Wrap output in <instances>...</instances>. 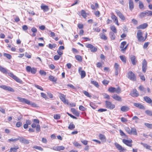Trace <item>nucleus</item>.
<instances>
[{"mask_svg":"<svg viewBox=\"0 0 152 152\" xmlns=\"http://www.w3.org/2000/svg\"><path fill=\"white\" fill-rule=\"evenodd\" d=\"M8 75L9 76L11 77L17 82L19 83H21L22 82V80L15 75H14L11 72L9 73Z\"/></svg>","mask_w":152,"mask_h":152,"instance_id":"nucleus-6","label":"nucleus"},{"mask_svg":"<svg viewBox=\"0 0 152 152\" xmlns=\"http://www.w3.org/2000/svg\"><path fill=\"white\" fill-rule=\"evenodd\" d=\"M128 78L130 80L135 81L136 80V77L132 71L129 72L128 73Z\"/></svg>","mask_w":152,"mask_h":152,"instance_id":"nucleus-4","label":"nucleus"},{"mask_svg":"<svg viewBox=\"0 0 152 152\" xmlns=\"http://www.w3.org/2000/svg\"><path fill=\"white\" fill-rule=\"evenodd\" d=\"M71 111L74 114H75L76 116H79L80 114L75 109L72 108L71 109Z\"/></svg>","mask_w":152,"mask_h":152,"instance_id":"nucleus-22","label":"nucleus"},{"mask_svg":"<svg viewBox=\"0 0 152 152\" xmlns=\"http://www.w3.org/2000/svg\"><path fill=\"white\" fill-rule=\"evenodd\" d=\"M18 140H19V137H18V138L14 139H13L12 138H11L9 139L8 140V142H15Z\"/></svg>","mask_w":152,"mask_h":152,"instance_id":"nucleus-43","label":"nucleus"},{"mask_svg":"<svg viewBox=\"0 0 152 152\" xmlns=\"http://www.w3.org/2000/svg\"><path fill=\"white\" fill-rule=\"evenodd\" d=\"M114 145L116 148L120 152H123L126 151V149L124 148L121 145L117 142H115Z\"/></svg>","mask_w":152,"mask_h":152,"instance_id":"nucleus-3","label":"nucleus"},{"mask_svg":"<svg viewBox=\"0 0 152 152\" xmlns=\"http://www.w3.org/2000/svg\"><path fill=\"white\" fill-rule=\"evenodd\" d=\"M122 141L124 143L129 147H131L132 146V141L131 140H128L125 139H123Z\"/></svg>","mask_w":152,"mask_h":152,"instance_id":"nucleus-11","label":"nucleus"},{"mask_svg":"<svg viewBox=\"0 0 152 152\" xmlns=\"http://www.w3.org/2000/svg\"><path fill=\"white\" fill-rule=\"evenodd\" d=\"M144 124L148 128L152 129V124L145 123Z\"/></svg>","mask_w":152,"mask_h":152,"instance_id":"nucleus-42","label":"nucleus"},{"mask_svg":"<svg viewBox=\"0 0 152 152\" xmlns=\"http://www.w3.org/2000/svg\"><path fill=\"white\" fill-rule=\"evenodd\" d=\"M80 75H81V78H84L86 75L85 71L84 70L81 71L80 73Z\"/></svg>","mask_w":152,"mask_h":152,"instance_id":"nucleus-34","label":"nucleus"},{"mask_svg":"<svg viewBox=\"0 0 152 152\" xmlns=\"http://www.w3.org/2000/svg\"><path fill=\"white\" fill-rule=\"evenodd\" d=\"M110 37L112 40H114L115 38V35L113 32H110Z\"/></svg>","mask_w":152,"mask_h":152,"instance_id":"nucleus-31","label":"nucleus"},{"mask_svg":"<svg viewBox=\"0 0 152 152\" xmlns=\"http://www.w3.org/2000/svg\"><path fill=\"white\" fill-rule=\"evenodd\" d=\"M41 96L43 98H45V99H46L47 98V96H46V94H45L43 93L42 92L41 93Z\"/></svg>","mask_w":152,"mask_h":152,"instance_id":"nucleus-55","label":"nucleus"},{"mask_svg":"<svg viewBox=\"0 0 152 152\" xmlns=\"http://www.w3.org/2000/svg\"><path fill=\"white\" fill-rule=\"evenodd\" d=\"M146 15L147 16L152 15V11L150 10H147L145 11Z\"/></svg>","mask_w":152,"mask_h":152,"instance_id":"nucleus-36","label":"nucleus"},{"mask_svg":"<svg viewBox=\"0 0 152 152\" xmlns=\"http://www.w3.org/2000/svg\"><path fill=\"white\" fill-rule=\"evenodd\" d=\"M0 71L4 74H7V69L0 66Z\"/></svg>","mask_w":152,"mask_h":152,"instance_id":"nucleus-25","label":"nucleus"},{"mask_svg":"<svg viewBox=\"0 0 152 152\" xmlns=\"http://www.w3.org/2000/svg\"><path fill=\"white\" fill-rule=\"evenodd\" d=\"M75 126L72 123H71L68 126V128L70 130H72L74 129Z\"/></svg>","mask_w":152,"mask_h":152,"instance_id":"nucleus-29","label":"nucleus"},{"mask_svg":"<svg viewBox=\"0 0 152 152\" xmlns=\"http://www.w3.org/2000/svg\"><path fill=\"white\" fill-rule=\"evenodd\" d=\"M115 73L116 75H117L118 74V72L120 70L119 66L118 64L115 63Z\"/></svg>","mask_w":152,"mask_h":152,"instance_id":"nucleus-16","label":"nucleus"},{"mask_svg":"<svg viewBox=\"0 0 152 152\" xmlns=\"http://www.w3.org/2000/svg\"><path fill=\"white\" fill-rule=\"evenodd\" d=\"M126 41H124L121 42L120 48L121 49H122V48H123L124 47V46L125 45H126Z\"/></svg>","mask_w":152,"mask_h":152,"instance_id":"nucleus-44","label":"nucleus"},{"mask_svg":"<svg viewBox=\"0 0 152 152\" xmlns=\"http://www.w3.org/2000/svg\"><path fill=\"white\" fill-rule=\"evenodd\" d=\"M59 97L61 100L64 103L67 104H68V101L66 100L65 97L62 95L59 96Z\"/></svg>","mask_w":152,"mask_h":152,"instance_id":"nucleus-19","label":"nucleus"},{"mask_svg":"<svg viewBox=\"0 0 152 152\" xmlns=\"http://www.w3.org/2000/svg\"><path fill=\"white\" fill-rule=\"evenodd\" d=\"M131 134H133V135H137V132L135 128H132L131 129Z\"/></svg>","mask_w":152,"mask_h":152,"instance_id":"nucleus-27","label":"nucleus"},{"mask_svg":"<svg viewBox=\"0 0 152 152\" xmlns=\"http://www.w3.org/2000/svg\"><path fill=\"white\" fill-rule=\"evenodd\" d=\"M129 8L130 10H132L134 8V3L132 0H129Z\"/></svg>","mask_w":152,"mask_h":152,"instance_id":"nucleus-20","label":"nucleus"},{"mask_svg":"<svg viewBox=\"0 0 152 152\" xmlns=\"http://www.w3.org/2000/svg\"><path fill=\"white\" fill-rule=\"evenodd\" d=\"M41 8L42 10H43L44 12L48 11L49 10V8L47 6L44 5L42 4L41 6Z\"/></svg>","mask_w":152,"mask_h":152,"instance_id":"nucleus-17","label":"nucleus"},{"mask_svg":"<svg viewBox=\"0 0 152 152\" xmlns=\"http://www.w3.org/2000/svg\"><path fill=\"white\" fill-rule=\"evenodd\" d=\"M119 18L123 20H125V18L124 15L122 14L120 15L119 16Z\"/></svg>","mask_w":152,"mask_h":152,"instance_id":"nucleus-64","label":"nucleus"},{"mask_svg":"<svg viewBox=\"0 0 152 152\" xmlns=\"http://www.w3.org/2000/svg\"><path fill=\"white\" fill-rule=\"evenodd\" d=\"M146 15L145 11L141 12L140 15V17L141 18L144 17Z\"/></svg>","mask_w":152,"mask_h":152,"instance_id":"nucleus-49","label":"nucleus"},{"mask_svg":"<svg viewBox=\"0 0 152 152\" xmlns=\"http://www.w3.org/2000/svg\"><path fill=\"white\" fill-rule=\"evenodd\" d=\"M75 58L76 60H77V61H82V58L81 56L80 55H76L75 56Z\"/></svg>","mask_w":152,"mask_h":152,"instance_id":"nucleus-41","label":"nucleus"},{"mask_svg":"<svg viewBox=\"0 0 152 152\" xmlns=\"http://www.w3.org/2000/svg\"><path fill=\"white\" fill-rule=\"evenodd\" d=\"M83 93L84 94L87 96L89 97H91V96L89 94L87 91H83Z\"/></svg>","mask_w":152,"mask_h":152,"instance_id":"nucleus-51","label":"nucleus"},{"mask_svg":"<svg viewBox=\"0 0 152 152\" xmlns=\"http://www.w3.org/2000/svg\"><path fill=\"white\" fill-rule=\"evenodd\" d=\"M111 30L114 33H116L117 30L115 27L114 26H112L110 27Z\"/></svg>","mask_w":152,"mask_h":152,"instance_id":"nucleus-33","label":"nucleus"},{"mask_svg":"<svg viewBox=\"0 0 152 152\" xmlns=\"http://www.w3.org/2000/svg\"><path fill=\"white\" fill-rule=\"evenodd\" d=\"M132 120H135V123H137L138 121L139 120L138 118L136 116H134L132 118Z\"/></svg>","mask_w":152,"mask_h":152,"instance_id":"nucleus-48","label":"nucleus"},{"mask_svg":"<svg viewBox=\"0 0 152 152\" xmlns=\"http://www.w3.org/2000/svg\"><path fill=\"white\" fill-rule=\"evenodd\" d=\"M0 88L5 90H7L12 92H14L15 91L12 88L9 86H7L5 85H1L0 86Z\"/></svg>","mask_w":152,"mask_h":152,"instance_id":"nucleus-8","label":"nucleus"},{"mask_svg":"<svg viewBox=\"0 0 152 152\" xmlns=\"http://www.w3.org/2000/svg\"><path fill=\"white\" fill-rule=\"evenodd\" d=\"M91 83L92 84L94 85V86L97 88L99 86L98 83L95 81L93 80H91Z\"/></svg>","mask_w":152,"mask_h":152,"instance_id":"nucleus-30","label":"nucleus"},{"mask_svg":"<svg viewBox=\"0 0 152 152\" xmlns=\"http://www.w3.org/2000/svg\"><path fill=\"white\" fill-rule=\"evenodd\" d=\"M144 7L142 3L140 1H139V7L140 9H142Z\"/></svg>","mask_w":152,"mask_h":152,"instance_id":"nucleus-53","label":"nucleus"},{"mask_svg":"<svg viewBox=\"0 0 152 152\" xmlns=\"http://www.w3.org/2000/svg\"><path fill=\"white\" fill-rule=\"evenodd\" d=\"M99 138L101 140H103L104 139V136L101 134H100L99 135Z\"/></svg>","mask_w":152,"mask_h":152,"instance_id":"nucleus-63","label":"nucleus"},{"mask_svg":"<svg viewBox=\"0 0 152 152\" xmlns=\"http://www.w3.org/2000/svg\"><path fill=\"white\" fill-rule=\"evenodd\" d=\"M130 95L133 97H137L139 96V94L136 89H133L130 94Z\"/></svg>","mask_w":152,"mask_h":152,"instance_id":"nucleus-12","label":"nucleus"},{"mask_svg":"<svg viewBox=\"0 0 152 152\" xmlns=\"http://www.w3.org/2000/svg\"><path fill=\"white\" fill-rule=\"evenodd\" d=\"M36 127L37 132H39L40 129V125L39 124L37 125Z\"/></svg>","mask_w":152,"mask_h":152,"instance_id":"nucleus-57","label":"nucleus"},{"mask_svg":"<svg viewBox=\"0 0 152 152\" xmlns=\"http://www.w3.org/2000/svg\"><path fill=\"white\" fill-rule=\"evenodd\" d=\"M139 90L141 91H145V89L143 87V86H140L139 87Z\"/></svg>","mask_w":152,"mask_h":152,"instance_id":"nucleus-61","label":"nucleus"},{"mask_svg":"<svg viewBox=\"0 0 152 152\" xmlns=\"http://www.w3.org/2000/svg\"><path fill=\"white\" fill-rule=\"evenodd\" d=\"M39 73L41 75H44V76L46 75V72L44 70H41L39 71Z\"/></svg>","mask_w":152,"mask_h":152,"instance_id":"nucleus-56","label":"nucleus"},{"mask_svg":"<svg viewBox=\"0 0 152 152\" xmlns=\"http://www.w3.org/2000/svg\"><path fill=\"white\" fill-rule=\"evenodd\" d=\"M113 98L115 100L120 101L121 100V98L117 95H114L112 96Z\"/></svg>","mask_w":152,"mask_h":152,"instance_id":"nucleus-28","label":"nucleus"},{"mask_svg":"<svg viewBox=\"0 0 152 152\" xmlns=\"http://www.w3.org/2000/svg\"><path fill=\"white\" fill-rule=\"evenodd\" d=\"M142 33L141 30H138L137 33V37L139 42H143L145 41V39L142 36Z\"/></svg>","mask_w":152,"mask_h":152,"instance_id":"nucleus-2","label":"nucleus"},{"mask_svg":"<svg viewBox=\"0 0 152 152\" xmlns=\"http://www.w3.org/2000/svg\"><path fill=\"white\" fill-rule=\"evenodd\" d=\"M37 71L36 69L33 67L31 68L30 72L32 74H34Z\"/></svg>","mask_w":152,"mask_h":152,"instance_id":"nucleus-47","label":"nucleus"},{"mask_svg":"<svg viewBox=\"0 0 152 152\" xmlns=\"http://www.w3.org/2000/svg\"><path fill=\"white\" fill-rule=\"evenodd\" d=\"M19 148L18 146H16L15 148H11L10 149L11 151H12L14 152H16L17 150Z\"/></svg>","mask_w":152,"mask_h":152,"instance_id":"nucleus-35","label":"nucleus"},{"mask_svg":"<svg viewBox=\"0 0 152 152\" xmlns=\"http://www.w3.org/2000/svg\"><path fill=\"white\" fill-rule=\"evenodd\" d=\"M140 144L142 145L144 147L146 148V149H149L150 150H151V146L148 145L142 142L140 143Z\"/></svg>","mask_w":152,"mask_h":152,"instance_id":"nucleus-24","label":"nucleus"},{"mask_svg":"<svg viewBox=\"0 0 152 152\" xmlns=\"http://www.w3.org/2000/svg\"><path fill=\"white\" fill-rule=\"evenodd\" d=\"M131 60L132 64L133 65H135L136 64V63L137 61L136 60V57L134 56H132L131 58Z\"/></svg>","mask_w":152,"mask_h":152,"instance_id":"nucleus-21","label":"nucleus"},{"mask_svg":"<svg viewBox=\"0 0 152 152\" xmlns=\"http://www.w3.org/2000/svg\"><path fill=\"white\" fill-rule=\"evenodd\" d=\"M82 16L84 18H86L87 17L86 13L85 11L84 10H82L81 11Z\"/></svg>","mask_w":152,"mask_h":152,"instance_id":"nucleus-32","label":"nucleus"},{"mask_svg":"<svg viewBox=\"0 0 152 152\" xmlns=\"http://www.w3.org/2000/svg\"><path fill=\"white\" fill-rule=\"evenodd\" d=\"M144 100L148 103H150L152 101L150 98L147 96H145L144 97Z\"/></svg>","mask_w":152,"mask_h":152,"instance_id":"nucleus-23","label":"nucleus"},{"mask_svg":"<svg viewBox=\"0 0 152 152\" xmlns=\"http://www.w3.org/2000/svg\"><path fill=\"white\" fill-rule=\"evenodd\" d=\"M106 107L110 109H112L114 108L115 107V105L111 102L109 101H106Z\"/></svg>","mask_w":152,"mask_h":152,"instance_id":"nucleus-7","label":"nucleus"},{"mask_svg":"<svg viewBox=\"0 0 152 152\" xmlns=\"http://www.w3.org/2000/svg\"><path fill=\"white\" fill-rule=\"evenodd\" d=\"M18 137H19V140L20 142L25 144H28L29 143V140L24 138L23 137L18 136Z\"/></svg>","mask_w":152,"mask_h":152,"instance_id":"nucleus-9","label":"nucleus"},{"mask_svg":"<svg viewBox=\"0 0 152 152\" xmlns=\"http://www.w3.org/2000/svg\"><path fill=\"white\" fill-rule=\"evenodd\" d=\"M4 56L9 59L12 58V56L10 54L6 53H4Z\"/></svg>","mask_w":152,"mask_h":152,"instance_id":"nucleus-39","label":"nucleus"},{"mask_svg":"<svg viewBox=\"0 0 152 152\" xmlns=\"http://www.w3.org/2000/svg\"><path fill=\"white\" fill-rule=\"evenodd\" d=\"M115 88L114 87H110L108 89V91L111 93H114L115 92Z\"/></svg>","mask_w":152,"mask_h":152,"instance_id":"nucleus-37","label":"nucleus"},{"mask_svg":"<svg viewBox=\"0 0 152 152\" xmlns=\"http://www.w3.org/2000/svg\"><path fill=\"white\" fill-rule=\"evenodd\" d=\"M147 68V62L145 59H144L142 62V71L145 73Z\"/></svg>","mask_w":152,"mask_h":152,"instance_id":"nucleus-5","label":"nucleus"},{"mask_svg":"<svg viewBox=\"0 0 152 152\" xmlns=\"http://www.w3.org/2000/svg\"><path fill=\"white\" fill-rule=\"evenodd\" d=\"M149 43L148 42H145L143 45V48L144 49H146L148 47Z\"/></svg>","mask_w":152,"mask_h":152,"instance_id":"nucleus-59","label":"nucleus"},{"mask_svg":"<svg viewBox=\"0 0 152 152\" xmlns=\"http://www.w3.org/2000/svg\"><path fill=\"white\" fill-rule=\"evenodd\" d=\"M111 18L113 20V22L118 26L119 25L117 17L114 15H112L111 16Z\"/></svg>","mask_w":152,"mask_h":152,"instance_id":"nucleus-14","label":"nucleus"},{"mask_svg":"<svg viewBox=\"0 0 152 152\" xmlns=\"http://www.w3.org/2000/svg\"><path fill=\"white\" fill-rule=\"evenodd\" d=\"M148 25L146 23H144L143 24L140 25L138 26L137 27V29H144L148 26Z\"/></svg>","mask_w":152,"mask_h":152,"instance_id":"nucleus-15","label":"nucleus"},{"mask_svg":"<svg viewBox=\"0 0 152 152\" xmlns=\"http://www.w3.org/2000/svg\"><path fill=\"white\" fill-rule=\"evenodd\" d=\"M120 59L124 63H126V57L124 56H121L120 57Z\"/></svg>","mask_w":152,"mask_h":152,"instance_id":"nucleus-38","label":"nucleus"},{"mask_svg":"<svg viewBox=\"0 0 152 152\" xmlns=\"http://www.w3.org/2000/svg\"><path fill=\"white\" fill-rule=\"evenodd\" d=\"M129 110V108L126 106H124L121 108V110L124 112L128 111Z\"/></svg>","mask_w":152,"mask_h":152,"instance_id":"nucleus-18","label":"nucleus"},{"mask_svg":"<svg viewBox=\"0 0 152 152\" xmlns=\"http://www.w3.org/2000/svg\"><path fill=\"white\" fill-rule=\"evenodd\" d=\"M145 113L148 115L150 116L152 115V112L149 110H147L145 111Z\"/></svg>","mask_w":152,"mask_h":152,"instance_id":"nucleus-50","label":"nucleus"},{"mask_svg":"<svg viewBox=\"0 0 152 152\" xmlns=\"http://www.w3.org/2000/svg\"><path fill=\"white\" fill-rule=\"evenodd\" d=\"M135 107L140 109L145 110V108L144 106L138 103H133Z\"/></svg>","mask_w":152,"mask_h":152,"instance_id":"nucleus-13","label":"nucleus"},{"mask_svg":"<svg viewBox=\"0 0 152 152\" xmlns=\"http://www.w3.org/2000/svg\"><path fill=\"white\" fill-rule=\"evenodd\" d=\"M17 99L19 100L20 102L23 103H25L28 105H30L33 107H36V104L34 102H31L29 100L25 99V98H22L20 97H17Z\"/></svg>","mask_w":152,"mask_h":152,"instance_id":"nucleus-1","label":"nucleus"},{"mask_svg":"<svg viewBox=\"0 0 152 152\" xmlns=\"http://www.w3.org/2000/svg\"><path fill=\"white\" fill-rule=\"evenodd\" d=\"M86 48H89L91 51L92 52H96L97 50V49L94 46L91 44H88L86 45Z\"/></svg>","mask_w":152,"mask_h":152,"instance_id":"nucleus-10","label":"nucleus"},{"mask_svg":"<svg viewBox=\"0 0 152 152\" xmlns=\"http://www.w3.org/2000/svg\"><path fill=\"white\" fill-rule=\"evenodd\" d=\"M49 79L50 81L55 82H56L57 80V78L52 75H50L49 76Z\"/></svg>","mask_w":152,"mask_h":152,"instance_id":"nucleus-26","label":"nucleus"},{"mask_svg":"<svg viewBox=\"0 0 152 152\" xmlns=\"http://www.w3.org/2000/svg\"><path fill=\"white\" fill-rule=\"evenodd\" d=\"M22 125V123L20 121L18 122L16 124V126L17 127H20Z\"/></svg>","mask_w":152,"mask_h":152,"instance_id":"nucleus-58","label":"nucleus"},{"mask_svg":"<svg viewBox=\"0 0 152 152\" xmlns=\"http://www.w3.org/2000/svg\"><path fill=\"white\" fill-rule=\"evenodd\" d=\"M79 109L80 110L82 111H84L86 110V108L82 105L80 106L79 107Z\"/></svg>","mask_w":152,"mask_h":152,"instance_id":"nucleus-60","label":"nucleus"},{"mask_svg":"<svg viewBox=\"0 0 152 152\" xmlns=\"http://www.w3.org/2000/svg\"><path fill=\"white\" fill-rule=\"evenodd\" d=\"M34 86L39 89L42 91H43V88H42V87L39 85L36 84H34Z\"/></svg>","mask_w":152,"mask_h":152,"instance_id":"nucleus-46","label":"nucleus"},{"mask_svg":"<svg viewBox=\"0 0 152 152\" xmlns=\"http://www.w3.org/2000/svg\"><path fill=\"white\" fill-rule=\"evenodd\" d=\"M121 90L119 87H118L117 88H115V92L117 93H119L121 92Z\"/></svg>","mask_w":152,"mask_h":152,"instance_id":"nucleus-62","label":"nucleus"},{"mask_svg":"<svg viewBox=\"0 0 152 152\" xmlns=\"http://www.w3.org/2000/svg\"><path fill=\"white\" fill-rule=\"evenodd\" d=\"M125 130L129 134H131V129H130L129 127H126L125 128Z\"/></svg>","mask_w":152,"mask_h":152,"instance_id":"nucleus-52","label":"nucleus"},{"mask_svg":"<svg viewBox=\"0 0 152 152\" xmlns=\"http://www.w3.org/2000/svg\"><path fill=\"white\" fill-rule=\"evenodd\" d=\"M33 148L41 151L43 150V149L41 147L37 145L34 146Z\"/></svg>","mask_w":152,"mask_h":152,"instance_id":"nucleus-45","label":"nucleus"},{"mask_svg":"<svg viewBox=\"0 0 152 152\" xmlns=\"http://www.w3.org/2000/svg\"><path fill=\"white\" fill-rule=\"evenodd\" d=\"M65 147L63 146H57V151H60L61 150H63L64 149Z\"/></svg>","mask_w":152,"mask_h":152,"instance_id":"nucleus-40","label":"nucleus"},{"mask_svg":"<svg viewBox=\"0 0 152 152\" xmlns=\"http://www.w3.org/2000/svg\"><path fill=\"white\" fill-rule=\"evenodd\" d=\"M53 117L55 119H59L60 118V116L59 115L56 114L54 115Z\"/></svg>","mask_w":152,"mask_h":152,"instance_id":"nucleus-54","label":"nucleus"}]
</instances>
